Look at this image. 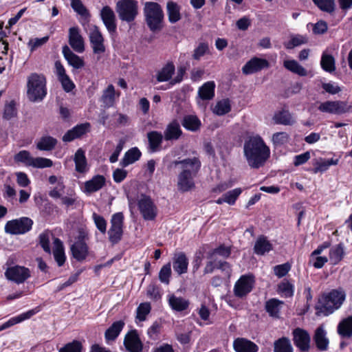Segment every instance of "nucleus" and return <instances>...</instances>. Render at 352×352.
<instances>
[{"label": "nucleus", "instance_id": "1", "mask_svg": "<svg viewBox=\"0 0 352 352\" xmlns=\"http://www.w3.org/2000/svg\"><path fill=\"white\" fill-rule=\"evenodd\" d=\"M201 163L197 157L182 160H173L168 163L167 168L172 170L179 168L177 187L179 192H186L195 188L194 179L201 168Z\"/></svg>", "mask_w": 352, "mask_h": 352}, {"label": "nucleus", "instance_id": "2", "mask_svg": "<svg viewBox=\"0 0 352 352\" xmlns=\"http://www.w3.org/2000/svg\"><path fill=\"white\" fill-rule=\"evenodd\" d=\"M243 153L248 164L252 168H259L270 157V150L261 137L255 135L245 140Z\"/></svg>", "mask_w": 352, "mask_h": 352}, {"label": "nucleus", "instance_id": "3", "mask_svg": "<svg viewBox=\"0 0 352 352\" xmlns=\"http://www.w3.org/2000/svg\"><path fill=\"white\" fill-rule=\"evenodd\" d=\"M346 299V292L343 288L331 289L323 294L315 305L316 315L327 316L340 308Z\"/></svg>", "mask_w": 352, "mask_h": 352}, {"label": "nucleus", "instance_id": "4", "mask_svg": "<svg viewBox=\"0 0 352 352\" xmlns=\"http://www.w3.org/2000/svg\"><path fill=\"white\" fill-rule=\"evenodd\" d=\"M144 15L145 21L152 32L160 31L163 28L164 14L161 6L153 1H148L144 3Z\"/></svg>", "mask_w": 352, "mask_h": 352}, {"label": "nucleus", "instance_id": "5", "mask_svg": "<svg viewBox=\"0 0 352 352\" xmlns=\"http://www.w3.org/2000/svg\"><path fill=\"white\" fill-rule=\"evenodd\" d=\"M27 87V95L30 101H41L47 94L45 77L43 74H31L28 78Z\"/></svg>", "mask_w": 352, "mask_h": 352}, {"label": "nucleus", "instance_id": "6", "mask_svg": "<svg viewBox=\"0 0 352 352\" xmlns=\"http://www.w3.org/2000/svg\"><path fill=\"white\" fill-rule=\"evenodd\" d=\"M116 10L122 21L131 23L138 14V2L135 0H119Z\"/></svg>", "mask_w": 352, "mask_h": 352}, {"label": "nucleus", "instance_id": "7", "mask_svg": "<svg viewBox=\"0 0 352 352\" xmlns=\"http://www.w3.org/2000/svg\"><path fill=\"white\" fill-rule=\"evenodd\" d=\"M33 225V221L29 217H21L8 221L5 226L6 233L18 235L23 234L29 232Z\"/></svg>", "mask_w": 352, "mask_h": 352}, {"label": "nucleus", "instance_id": "8", "mask_svg": "<svg viewBox=\"0 0 352 352\" xmlns=\"http://www.w3.org/2000/svg\"><path fill=\"white\" fill-rule=\"evenodd\" d=\"M124 215L122 212H117L112 215L111 227L108 231L109 240L112 244L118 243L123 234Z\"/></svg>", "mask_w": 352, "mask_h": 352}, {"label": "nucleus", "instance_id": "9", "mask_svg": "<svg viewBox=\"0 0 352 352\" xmlns=\"http://www.w3.org/2000/svg\"><path fill=\"white\" fill-rule=\"evenodd\" d=\"M138 209L144 220L153 221L157 214V208L151 198L142 195L138 202Z\"/></svg>", "mask_w": 352, "mask_h": 352}, {"label": "nucleus", "instance_id": "10", "mask_svg": "<svg viewBox=\"0 0 352 352\" xmlns=\"http://www.w3.org/2000/svg\"><path fill=\"white\" fill-rule=\"evenodd\" d=\"M88 36L94 54L100 55L105 52L104 38L97 25L90 27Z\"/></svg>", "mask_w": 352, "mask_h": 352}, {"label": "nucleus", "instance_id": "11", "mask_svg": "<svg viewBox=\"0 0 352 352\" xmlns=\"http://www.w3.org/2000/svg\"><path fill=\"white\" fill-rule=\"evenodd\" d=\"M5 276L8 280L21 284L31 276V272L28 267L16 265L8 267L5 272Z\"/></svg>", "mask_w": 352, "mask_h": 352}, {"label": "nucleus", "instance_id": "12", "mask_svg": "<svg viewBox=\"0 0 352 352\" xmlns=\"http://www.w3.org/2000/svg\"><path fill=\"white\" fill-rule=\"evenodd\" d=\"M86 237L85 232L80 230L76 241L70 248L74 258L78 261L85 260L88 255L89 248L85 242Z\"/></svg>", "mask_w": 352, "mask_h": 352}, {"label": "nucleus", "instance_id": "13", "mask_svg": "<svg viewBox=\"0 0 352 352\" xmlns=\"http://www.w3.org/2000/svg\"><path fill=\"white\" fill-rule=\"evenodd\" d=\"M100 19L110 35H113L117 30V19L113 9L109 6H104L100 12Z\"/></svg>", "mask_w": 352, "mask_h": 352}, {"label": "nucleus", "instance_id": "14", "mask_svg": "<svg viewBox=\"0 0 352 352\" xmlns=\"http://www.w3.org/2000/svg\"><path fill=\"white\" fill-rule=\"evenodd\" d=\"M254 280L252 275H243L236 281L234 287V293L236 297L243 298L249 294L254 285Z\"/></svg>", "mask_w": 352, "mask_h": 352}, {"label": "nucleus", "instance_id": "15", "mask_svg": "<svg viewBox=\"0 0 352 352\" xmlns=\"http://www.w3.org/2000/svg\"><path fill=\"white\" fill-rule=\"evenodd\" d=\"M351 107L343 101H326L320 103L318 107L321 112L332 114H342L348 112Z\"/></svg>", "mask_w": 352, "mask_h": 352}, {"label": "nucleus", "instance_id": "16", "mask_svg": "<svg viewBox=\"0 0 352 352\" xmlns=\"http://www.w3.org/2000/svg\"><path fill=\"white\" fill-rule=\"evenodd\" d=\"M293 341L301 352H307L310 348V336L302 329L296 328L293 331Z\"/></svg>", "mask_w": 352, "mask_h": 352}, {"label": "nucleus", "instance_id": "17", "mask_svg": "<svg viewBox=\"0 0 352 352\" xmlns=\"http://www.w3.org/2000/svg\"><path fill=\"white\" fill-rule=\"evenodd\" d=\"M68 42L75 52L82 53L85 51V41L78 27H72L69 29Z\"/></svg>", "mask_w": 352, "mask_h": 352}, {"label": "nucleus", "instance_id": "18", "mask_svg": "<svg viewBox=\"0 0 352 352\" xmlns=\"http://www.w3.org/2000/svg\"><path fill=\"white\" fill-rule=\"evenodd\" d=\"M124 345L129 352H141L142 351L143 344L135 329L129 331L125 335Z\"/></svg>", "mask_w": 352, "mask_h": 352}, {"label": "nucleus", "instance_id": "19", "mask_svg": "<svg viewBox=\"0 0 352 352\" xmlns=\"http://www.w3.org/2000/svg\"><path fill=\"white\" fill-rule=\"evenodd\" d=\"M269 66V62L266 59L254 57L243 65L242 72L244 74L249 75L268 68Z\"/></svg>", "mask_w": 352, "mask_h": 352}, {"label": "nucleus", "instance_id": "20", "mask_svg": "<svg viewBox=\"0 0 352 352\" xmlns=\"http://www.w3.org/2000/svg\"><path fill=\"white\" fill-rule=\"evenodd\" d=\"M313 340L319 351H324L328 349L329 341L327 336V332L322 325L316 328Z\"/></svg>", "mask_w": 352, "mask_h": 352}, {"label": "nucleus", "instance_id": "21", "mask_svg": "<svg viewBox=\"0 0 352 352\" xmlns=\"http://www.w3.org/2000/svg\"><path fill=\"white\" fill-rule=\"evenodd\" d=\"M62 52L68 64L74 69H79L85 66L84 60L74 54L67 45H64Z\"/></svg>", "mask_w": 352, "mask_h": 352}, {"label": "nucleus", "instance_id": "22", "mask_svg": "<svg viewBox=\"0 0 352 352\" xmlns=\"http://www.w3.org/2000/svg\"><path fill=\"white\" fill-rule=\"evenodd\" d=\"M188 259L182 252L175 253L173 258V267L174 270L179 275L187 272Z\"/></svg>", "mask_w": 352, "mask_h": 352}, {"label": "nucleus", "instance_id": "23", "mask_svg": "<svg viewBox=\"0 0 352 352\" xmlns=\"http://www.w3.org/2000/svg\"><path fill=\"white\" fill-rule=\"evenodd\" d=\"M233 346L236 352H257L258 346L253 342L243 338L234 340Z\"/></svg>", "mask_w": 352, "mask_h": 352}, {"label": "nucleus", "instance_id": "24", "mask_svg": "<svg viewBox=\"0 0 352 352\" xmlns=\"http://www.w3.org/2000/svg\"><path fill=\"white\" fill-rule=\"evenodd\" d=\"M105 177L100 175L94 176L90 180L85 182L84 192L91 194L100 190L105 185Z\"/></svg>", "mask_w": 352, "mask_h": 352}, {"label": "nucleus", "instance_id": "25", "mask_svg": "<svg viewBox=\"0 0 352 352\" xmlns=\"http://www.w3.org/2000/svg\"><path fill=\"white\" fill-rule=\"evenodd\" d=\"M89 126V124L88 123L74 126L73 129L67 131V133L63 136V141L65 142H69L80 137L86 133Z\"/></svg>", "mask_w": 352, "mask_h": 352}, {"label": "nucleus", "instance_id": "26", "mask_svg": "<svg viewBox=\"0 0 352 352\" xmlns=\"http://www.w3.org/2000/svg\"><path fill=\"white\" fill-rule=\"evenodd\" d=\"M182 134V131L180 129L179 123L176 121H173L168 124L166 129L164 131V139L167 141L177 140Z\"/></svg>", "mask_w": 352, "mask_h": 352}, {"label": "nucleus", "instance_id": "27", "mask_svg": "<svg viewBox=\"0 0 352 352\" xmlns=\"http://www.w3.org/2000/svg\"><path fill=\"white\" fill-rule=\"evenodd\" d=\"M180 10V6L176 2L173 1H169L167 2L166 10L168 21L170 23H175L181 19L182 16Z\"/></svg>", "mask_w": 352, "mask_h": 352}, {"label": "nucleus", "instance_id": "28", "mask_svg": "<svg viewBox=\"0 0 352 352\" xmlns=\"http://www.w3.org/2000/svg\"><path fill=\"white\" fill-rule=\"evenodd\" d=\"M337 331L342 338L352 337V315L344 318L339 322Z\"/></svg>", "mask_w": 352, "mask_h": 352}, {"label": "nucleus", "instance_id": "29", "mask_svg": "<svg viewBox=\"0 0 352 352\" xmlns=\"http://www.w3.org/2000/svg\"><path fill=\"white\" fill-rule=\"evenodd\" d=\"M53 255L58 266L64 265L66 259L64 247L62 241L58 238L54 240Z\"/></svg>", "mask_w": 352, "mask_h": 352}, {"label": "nucleus", "instance_id": "30", "mask_svg": "<svg viewBox=\"0 0 352 352\" xmlns=\"http://www.w3.org/2000/svg\"><path fill=\"white\" fill-rule=\"evenodd\" d=\"M124 326L122 320L114 322L105 331L104 337L107 341H113L119 336Z\"/></svg>", "mask_w": 352, "mask_h": 352}, {"label": "nucleus", "instance_id": "31", "mask_svg": "<svg viewBox=\"0 0 352 352\" xmlns=\"http://www.w3.org/2000/svg\"><path fill=\"white\" fill-rule=\"evenodd\" d=\"M75 169L78 173H84L87 170V163L85 151L78 148L74 155Z\"/></svg>", "mask_w": 352, "mask_h": 352}, {"label": "nucleus", "instance_id": "32", "mask_svg": "<svg viewBox=\"0 0 352 352\" xmlns=\"http://www.w3.org/2000/svg\"><path fill=\"white\" fill-rule=\"evenodd\" d=\"M272 248V245L267 238L264 236H260L254 244V251L258 255H263L270 252Z\"/></svg>", "mask_w": 352, "mask_h": 352}, {"label": "nucleus", "instance_id": "33", "mask_svg": "<svg viewBox=\"0 0 352 352\" xmlns=\"http://www.w3.org/2000/svg\"><path fill=\"white\" fill-rule=\"evenodd\" d=\"M283 302L276 298H271L266 301L265 305V311L273 318H278L281 305Z\"/></svg>", "mask_w": 352, "mask_h": 352}, {"label": "nucleus", "instance_id": "34", "mask_svg": "<svg viewBox=\"0 0 352 352\" xmlns=\"http://www.w3.org/2000/svg\"><path fill=\"white\" fill-rule=\"evenodd\" d=\"M344 255V245L339 243L332 247L329 250V258L331 264L337 265L343 258Z\"/></svg>", "mask_w": 352, "mask_h": 352}, {"label": "nucleus", "instance_id": "35", "mask_svg": "<svg viewBox=\"0 0 352 352\" xmlns=\"http://www.w3.org/2000/svg\"><path fill=\"white\" fill-rule=\"evenodd\" d=\"M215 84L213 81L205 82L199 89L198 94L202 100H209L214 96Z\"/></svg>", "mask_w": 352, "mask_h": 352}, {"label": "nucleus", "instance_id": "36", "mask_svg": "<svg viewBox=\"0 0 352 352\" xmlns=\"http://www.w3.org/2000/svg\"><path fill=\"white\" fill-rule=\"evenodd\" d=\"M57 144V140L52 136L45 135L41 138L36 144L37 149L50 151L54 149Z\"/></svg>", "mask_w": 352, "mask_h": 352}, {"label": "nucleus", "instance_id": "37", "mask_svg": "<svg viewBox=\"0 0 352 352\" xmlns=\"http://www.w3.org/2000/svg\"><path fill=\"white\" fill-rule=\"evenodd\" d=\"M141 156V152L137 147L132 148L126 151L122 160L121 164L125 167L138 161Z\"/></svg>", "mask_w": 352, "mask_h": 352}, {"label": "nucleus", "instance_id": "38", "mask_svg": "<svg viewBox=\"0 0 352 352\" xmlns=\"http://www.w3.org/2000/svg\"><path fill=\"white\" fill-rule=\"evenodd\" d=\"M168 303L170 307L175 311H182L188 307L189 302L182 298L171 295L168 299Z\"/></svg>", "mask_w": 352, "mask_h": 352}, {"label": "nucleus", "instance_id": "39", "mask_svg": "<svg viewBox=\"0 0 352 352\" xmlns=\"http://www.w3.org/2000/svg\"><path fill=\"white\" fill-rule=\"evenodd\" d=\"M283 66L287 70L300 76H306L307 75V71L295 60H285Z\"/></svg>", "mask_w": 352, "mask_h": 352}, {"label": "nucleus", "instance_id": "40", "mask_svg": "<svg viewBox=\"0 0 352 352\" xmlns=\"http://www.w3.org/2000/svg\"><path fill=\"white\" fill-rule=\"evenodd\" d=\"M274 352H293V347L290 340L282 337L274 342Z\"/></svg>", "mask_w": 352, "mask_h": 352}, {"label": "nucleus", "instance_id": "41", "mask_svg": "<svg viewBox=\"0 0 352 352\" xmlns=\"http://www.w3.org/2000/svg\"><path fill=\"white\" fill-rule=\"evenodd\" d=\"M100 101L104 107H110L113 105L115 101V88L113 85H109L103 91Z\"/></svg>", "mask_w": 352, "mask_h": 352}, {"label": "nucleus", "instance_id": "42", "mask_svg": "<svg viewBox=\"0 0 352 352\" xmlns=\"http://www.w3.org/2000/svg\"><path fill=\"white\" fill-rule=\"evenodd\" d=\"M175 72V65L173 63H168L157 74L158 82H166L169 80Z\"/></svg>", "mask_w": 352, "mask_h": 352}, {"label": "nucleus", "instance_id": "43", "mask_svg": "<svg viewBox=\"0 0 352 352\" xmlns=\"http://www.w3.org/2000/svg\"><path fill=\"white\" fill-rule=\"evenodd\" d=\"M231 254V249L230 247H226L224 245H221L218 248L211 250L208 252V258L214 261H219L217 256H220L223 258H228Z\"/></svg>", "mask_w": 352, "mask_h": 352}, {"label": "nucleus", "instance_id": "44", "mask_svg": "<svg viewBox=\"0 0 352 352\" xmlns=\"http://www.w3.org/2000/svg\"><path fill=\"white\" fill-rule=\"evenodd\" d=\"M147 138L151 151L155 152L162 144L163 135L160 132L153 131L147 133Z\"/></svg>", "mask_w": 352, "mask_h": 352}, {"label": "nucleus", "instance_id": "45", "mask_svg": "<svg viewBox=\"0 0 352 352\" xmlns=\"http://www.w3.org/2000/svg\"><path fill=\"white\" fill-rule=\"evenodd\" d=\"M34 314L35 311L34 310H30L25 313H23L17 316L10 318L9 320L4 322L2 324V327L5 330L16 324L23 322L25 320L30 318Z\"/></svg>", "mask_w": 352, "mask_h": 352}, {"label": "nucleus", "instance_id": "46", "mask_svg": "<svg viewBox=\"0 0 352 352\" xmlns=\"http://www.w3.org/2000/svg\"><path fill=\"white\" fill-rule=\"evenodd\" d=\"M274 120L276 124L284 125H292L295 122L290 113L285 110L276 113Z\"/></svg>", "mask_w": 352, "mask_h": 352}, {"label": "nucleus", "instance_id": "47", "mask_svg": "<svg viewBox=\"0 0 352 352\" xmlns=\"http://www.w3.org/2000/svg\"><path fill=\"white\" fill-rule=\"evenodd\" d=\"M182 125L189 131H196L199 129L201 122L197 116H186L183 119Z\"/></svg>", "mask_w": 352, "mask_h": 352}, {"label": "nucleus", "instance_id": "48", "mask_svg": "<svg viewBox=\"0 0 352 352\" xmlns=\"http://www.w3.org/2000/svg\"><path fill=\"white\" fill-rule=\"evenodd\" d=\"M317 7L322 11L332 14L336 10L335 0H312Z\"/></svg>", "mask_w": 352, "mask_h": 352}, {"label": "nucleus", "instance_id": "49", "mask_svg": "<svg viewBox=\"0 0 352 352\" xmlns=\"http://www.w3.org/2000/svg\"><path fill=\"white\" fill-rule=\"evenodd\" d=\"M320 65L322 68L327 72L331 73L336 70L335 59L330 54H322Z\"/></svg>", "mask_w": 352, "mask_h": 352}, {"label": "nucleus", "instance_id": "50", "mask_svg": "<svg viewBox=\"0 0 352 352\" xmlns=\"http://www.w3.org/2000/svg\"><path fill=\"white\" fill-rule=\"evenodd\" d=\"M230 109V101L227 98L219 101L216 104L213 112L218 116H223L228 113Z\"/></svg>", "mask_w": 352, "mask_h": 352}, {"label": "nucleus", "instance_id": "51", "mask_svg": "<svg viewBox=\"0 0 352 352\" xmlns=\"http://www.w3.org/2000/svg\"><path fill=\"white\" fill-rule=\"evenodd\" d=\"M50 232L48 230H45L41 233L38 236V243L42 247L43 250L47 253L51 254V248L50 245Z\"/></svg>", "mask_w": 352, "mask_h": 352}, {"label": "nucleus", "instance_id": "52", "mask_svg": "<svg viewBox=\"0 0 352 352\" xmlns=\"http://www.w3.org/2000/svg\"><path fill=\"white\" fill-rule=\"evenodd\" d=\"M151 305L149 302H142L137 308L136 318L140 321H144L146 316L151 311Z\"/></svg>", "mask_w": 352, "mask_h": 352}, {"label": "nucleus", "instance_id": "53", "mask_svg": "<svg viewBox=\"0 0 352 352\" xmlns=\"http://www.w3.org/2000/svg\"><path fill=\"white\" fill-rule=\"evenodd\" d=\"M33 158L29 151H21L14 155V161L16 162H21L25 164L26 166H31Z\"/></svg>", "mask_w": 352, "mask_h": 352}, {"label": "nucleus", "instance_id": "54", "mask_svg": "<svg viewBox=\"0 0 352 352\" xmlns=\"http://www.w3.org/2000/svg\"><path fill=\"white\" fill-rule=\"evenodd\" d=\"M82 349V343L78 340H74L60 348L58 352H81Z\"/></svg>", "mask_w": 352, "mask_h": 352}, {"label": "nucleus", "instance_id": "55", "mask_svg": "<svg viewBox=\"0 0 352 352\" xmlns=\"http://www.w3.org/2000/svg\"><path fill=\"white\" fill-rule=\"evenodd\" d=\"M71 6L73 10L82 16H89V13L81 0H72Z\"/></svg>", "mask_w": 352, "mask_h": 352}, {"label": "nucleus", "instance_id": "56", "mask_svg": "<svg viewBox=\"0 0 352 352\" xmlns=\"http://www.w3.org/2000/svg\"><path fill=\"white\" fill-rule=\"evenodd\" d=\"M307 38L301 35H295L292 36L290 41L287 43H285V47L287 49H293L295 47L299 46L300 45L305 44L307 43Z\"/></svg>", "mask_w": 352, "mask_h": 352}, {"label": "nucleus", "instance_id": "57", "mask_svg": "<svg viewBox=\"0 0 352 352\" xmlns=\"http://www.w3.org/2000/svg\"><path fill=\"white\" fill-rule=\"evenodd\" d=\"M242 190L240 188H234L230 190L225 194L223 196L226 199V203L230 205H234L239 196L241 194Z\"/></svg>", "mask_w": 352, "mask_h": 352}, {"label": "nucleus", "instance_id": "58", "mask_svg": "<svg viewBox=\"0 0 352 352\" xmlns=\"http://www.w3.org/2000/svg\"><path fill=\"white\" fill-rule=\"evenodd\" d=\"M171 275V265L170 263L164 265L160 270L159 273V279L162 283L165 284L169 283V278Z\"/></svg>", "mask_w": 352, "mask_h": 352}, {"label": "nucleus", "instance_id": "59", "mask_svg": "<svg viewBox=\"0 0 352 352\" xmlns=\"http://www.w3.org/2000/svg\"><path fill=\"white\" fill-rule=\"evenodd\" d=\"M278 292L285 297H292L294 295V286L288 281H283L278 285Z\"/></svg>", "mask_w": 352, "mask_h": 352}, {"label": "nucleus", "instance_id": "60", "mask_svg": "<svg viewBox=\"0 0 352 352\" xmlns=\"http://www.w3.org/2000/svg\"><path fill=\"white\" fill-rule=\"evenodd\" d=\"M53 165V162L51 160L44 157H36L33 158L31 166L34 168H47L51 167Z\"/></svg>", "mask_w": 352, "mask_h": 352}, {"label": "nucleus", "instance_id": "61", "mask_svg": "<svg viewBox=\"0 0 352 352\" xmlns=\"http://www.w3.org/2000/svg\"><path fill=\"white\" fill-rule=\"evenodd\" d=\"M92 217L97 228L101 233L104 234L107 231V221L104 218L96 212L93 214Z\"/></svg>", "mask_w": 352, "mask_h": 352}, {"label": "nucleus", "instance_id": "62", "mask_svg": "<svg viewBox=\"0 0 352 352\" xmlns=\"http://www.w3.org/2000/svg\"><path fill=\"white\" fill-rule=\"evenodd\" d=\"M48 40H49V36H44V37L41 38H34V39H30L28 43V45L30 51L33 52L36 48L42 46L45 43H46Z\"/></svg>", "mask_w": 352, "mask_h": 352}, {"label": "nucleus", "instance_id": "63", "mask_svg": "<svg viewBox=\"0 0 352 352\" xmlns=\"http://www.w3.org/2000/svg\"><path fill=\"white\" fill-rule=\"evenodd\" d=\"M289 137L286 132H278L273 135L272 141L275 145H283L288 142Z\"/></svg>", "mask_w": 352, "mask_h": 352}, {"label": "nucleus", "instance_id": "64", "mask_svg": "<svg viewBox=\"0 0 352 352\" xmlns=\"http://www.w3.org/2000/svg\"><path fill=\"white\" fill-rule=\"evenodd\" d=\"M291 266L288 263L278 265L274 267V272L279 278L285 276L290 270Z\"/></svg>", "mask_w": 352, "mask_h": 352}]
</instances>
